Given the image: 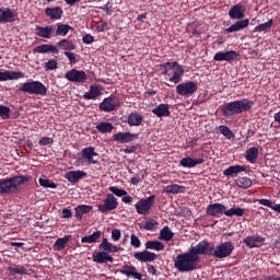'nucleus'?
Returning <instances> with one entry per match:
<instances>
[{
    "mask_svg": "<svg viewBox=\"0 0 280 280\" xmlns=\"http://www.w3.org/2000/svg\"><path fill=\"white\" fill-rule=\"evenodd\" d=\"M159 240L172 242V240H174V232L170 231V226L166 225L160 231Z\"/></svg>",
    "mask_w": 280,
    "mask_h": 280,
    "instance_id": "43",
    "label": "nucleus"
},
{
    "mask_svg": "<svg viewBox=\"0 0 280 280\" xmlns=\"http://www.w3.org/2000/svg\"><path fill=\"white\" fill-rule=\"evenodd\" d=\"M102 238V231H96L91 235L83 236L81 238V244H95Z\"/></svg>",
    "mask_w": 280,
    "mask_h": 280,
    "instance_id": "37",
    "label": "nucleus"
},
{
    "mask_svg": "<svg viewBox=\"0 0 280 280\" xmlns=\"http://www.w3.org/2000/svg\"><path fill=\"white\" fill-rule=\"evenodd\" d=\"M46 71H54V69H58V61L56 59H49L45 63Z\"/></svg>",
    "mask_w": 280,
    "mask_h": 280,
    "instance_id": "55",
    "label": "nucleus"
},
{
    "mask_svg": "<svg viewBox=\"0 0 280 280\" xmlns=\"http://www.w3.org/2000/svg\"><path fill=\"white\" fill-rule=\"evenodd\" d=\"M153 115L158 116V117H170V115L172 114L170 112V105L168 104H160L159 106H156L155 108L152 109Z\"/></svg>",
    "mask_w": 280,
    "mask_h": 280,
    "instance_id": "31",
    "label": "nucleus"
},
{
    "mask_svg": "<svg viewBox=\"0 0 280 280\" xmlns=\"http://www.w3.org/2000/svg\"><path fill=\"white\" fill-rule=\"evenodd\" d=\"M245 159L248 163H257V159H259V149L257 147H250L247 149L245 152Z\"/></svg>",
    "mask_w": 280,
    "mask_h": 280,
    "instance_id": "30",
    "label": "nucleus"
},
{
    "mask_svg": "<svg viewBox=\"0 0 280 280\" xmlns=\"http://www.w3.org/2000/svg\"><path fill=\"white\" fill-rule=\"evenodd\" d=\"M66 80L69 82H77L78 84H84L89 80V75L83 70H78L75 68L69 70L65 74Z\"/></svg>",
    "mask_w": 280,
    "mask_h": 280,
    "instance_id": "11",
    "label": "nucleus"
},
{
    "mask_svg": "<svg viewBox=\"0 0 280 280\" xmlns=\"http://www.w3.org/2000/svg\"><path fill=\"white\" fill-rule=\"evenodd\" d=\"M128 126H141L143 124V116L135 112L128 115L127 118Z\"/></svg>",
    "mask_w": 280,
    "mask_h": 280,
    "instance_id": "35",
    "label": "nucleus"
},
{
    "mask_svg": "<svg viewBox=\"0 0 280 280\" xmlns=\"http://www.w3.org/2000/svg\"><path fill=\"white\" fill-rule=\"evenodd\" d=\"M226 206L222 203H210L206 209L207 215L211 218H222L225 214Z\"/></svg>",
    "mask_w": 280,
    "mask_h": 280,
    "instance_id": "15",
    "label": "nucleus"
},
{
    "mask_svg": "<svg viewBox=\"0 0 280 280\" xmlns=\"http://www.w3.org/2000/svg\"><path fill=\"white\" fill-rule=\"evenodd\" d=\"M144 246L147 250H165V245L160 241H148Z\"/></svg>",
    "mask_w": 280,
    "mask_h": 280,
    "instance_id": "40",
    "label": "nucleus"
},
{
    "mask_svg": "<svg viewBox=\"0 0 280 280\" xmlns=\"http://www.w3.org/2000/svg\"><path fill=\"white\" fill-rule=\"evenodd\" d=\"M25 78V73L21 71H0V82H8V80H21Z\"/></svg>",
    "mask_w": 280,
    "mask_h": 280,
    "instance_id": "19",
    "label": "nucleus"
},
{
    "mask_svg": "<svg viewBox=\"0 0 280 280\" xmlns=\"http://www.w3.org/2000/svg\"><path fill=\"white\" fill-rule=\"evenodd\" d=\"M120 275H126V277H133V279L142 280L141 273L137 271V267L125 265L119 270Z\"/></svg>",
    "mask_w": 280,
    "mask_h": 280,
    "instance_id": "27",
    "label": "nucleus"
},
{
    "mask_svg": "<svg viewBox=\"0 0 280 280\" xmlns=\"http://www.w3.org/2000/svg\"><path fill=\"white\" fill-rule=\"evenodd\" d=\"M38 143L39 145H51V143H54V138L43 137L42 139H39Z\"/></svg>",
    "mask_w": 280,
    "mask_h": 280,
    "instance_id": "60",
    "label": "nucleus"
},
{
    "mask_svg": "<svg viewBox=\"0 0 280 280\" xmlns=\"http://www.w3.org/2000/svg\"><path fill=\"white\" fill-rule=\"evenodd\" d=\"M19 91L21 93H28V95H42V97L47 95V86L40 81L25 82L19 88Z\"/></svg>",
    "mask_w": 280,
    "mask_h": 280,
    "instance_id": "4",
    "label": "nucleus"
},
{
    "mask_svg": "<svg viewBox=\"0 0 280 280\" xmlns=\"http://www.w3.org/2000/svg\"><path fill=\"white\" fill-rule=\"evenodd\" d=\"M219 132L221 135H223V137H226V139H233L234 135L233 131H231V129H229L226 126L221 125L219 127Z\"/></svg>",
    "mask_w": 280,
    "mask_h": 280,
    "instance_id": "52",
    "label": "nucleus"
},
{
    "mask_svg": "<svg viewBox=\"0 0 280 280\" xmlns=\"http://www.w3.org/2000/svg\"><path fill=\"white\" fill-rule=\"evenodd\" d=\"M144 231H156L159 229V221L156 219H150L143 224Z\"/></svg>",
    "mask_w": 280,
    "mask_h": 280,
    "instance_id": "47",
    "label": "nucleus"
},
{
    "mask_svg": "<svg viewBox=\"0 0 280 280\" xmlns=\"http://www.w3.org/2000/svg\"><path fill=\"white\" fill-rule=\"evenodd\" d=\"M112 238L114 240V242H119V240L121 238V231L117 229L113 230Z\"/></svg>",
    "mask_w": 280,
    "mask_h": 280,
    "instance_id": "62",
    "label": "nucleus"
},
{
    "mask_svg": "<svg viewBox=\"0 0 280 280\" xmlns=\"http://www.w3.org/2000/svg\"><path fill=\"white\" fill-rule=\"evenodd\" d=\"M54 33V25L47 26H36V36L40 38H51V34Z\"/></svg>",
    "mask_w": 280,
    "mask_h": 280,
    "instance_id": "32",
    "label": "nucleus"
},
{
    "mask_svg": "<svg viewBox=\"0 0 280 280\" xmlns=\"http://www.w3.org/2000/svg\"><path fill=\"white\" fill-rule=\"evenodd\" d=\"M247 167L244 165H232L223 171V176H231L232 178L237 174H242V172H246Z\"/></svg>",
    "mask_w": 280,
    "mask_h": 280,
    "instance_id": "29",
    "label": "nucleus"
},
{
    "mask_svg": "<svg viewBox=\"0 0 280 280\" xmlns=\"http://www.w3.org/2000/svg\"><path fill=\"white\" fill-rule=\"evenodd\" d=\"M145 176H148V172L144 171V172H142L141 177L139 175L132 177L130 179L131 185H139V183H141V180H143V178H145Z\"/></svg>",
    "mask_w": 280,
    "mask_h": 280,
    "instance_id": "57",
    "label": "nucleus"
},
{
    "mask_svg": "<svg viewBox=\"0 0 280 280\" xmlns=\"http://www.w3.org/2000/svg\"><path fill=\"white\" fill-rule=\"evenodd\" d=\"M198 91V83L194 81H187L185 83H179L176 86V93L177 95H180L182 97H191L194 93Z\"/></svg>",
    "mask_w": 280,
    "mask_h": 280,
    "instance_id": "10",
    "label": "nucleus"
},
{
    "mask_svg": "<svg viewBox=\"0 0 280 280\" xmlns=\"http://www.w3.org/2000/svg\"><path fill=\"white\" fill-rule=\"evenodd\" d=\"M45 14L51 21H58V20L62 19V14H65V11H62V8H60V7L46 8Z\"/></svg>",
    "mask_w": 280,
    "mask_h": 280,
    "instance_id": "26",
    "label": "nucleus"
},
{
    "mask_svg": "<svg viewBox=\"0 0 280 280\" xmlns=\"http://www.w3.org/2000/svg\"><path fill=\"white\" fill-rule=\"evenodd\" d=\"M136 139H139V133L118 132L113 136V140L117 143H132Z\"/></svg>",
    "mask_w": 280,
    "mask_h": 280,
    "instance_id": "17",
    "label": "nucleus"
},
{
    "mask_svg": "<svg viewBox=\"0 0 280 280\" xmlns=\"http://www.w3.org/2000/svg\"><path fill=\"white\" fill-rule=\"evenodd\" d=\"M57 45L60 49H65L66 51H73V49H75V44L67 38L59 40Z\"/></svg>",
    "mask_w": 280,
    "mask_h": 280,
    "instance_id": "44",
    "label": "nucleus"
},
{
    "mask_svg": "<svg viewBox=\"0 0 280 280\" xmlns=\"http://www.w3.org/2000/svg\"><path fill=\"white\" fill-rule=\"evenodd\" d=\"M257 202H259V205H262V207H268L269 209H272V211L280 213V203H275L270 199H258Z\"/></svg>",
    "mask_w": 280,
    "mask_h": 280,
    "instance_id": "42",
    "label": "nucleus"
},
{
    "mask_svg": "<svg viewBox=\"0 0 280 280\" xmlns=\"http://www.w3.org/2000/svg\"><path fill=\"white\" fill-rule=\"evenodd\" d=\"M94 40L95 38L91 34H86L82 38V42L84 43V45H91V43H93Z\"/></svg>",
    "mask_w": 280,
    "mask_h": 280,
    "instance_id": "63",
    "label": "nucleus"
},
{
    "mask_svg": "<svg viewBox=\"0 0 280 280\" xmlns=\"http://www.w3.org/2000/svg\"><path fill=\"white\" fill-rule=\"evenodd\" d=\"M65 56L68 57L70 65H77L78 57L75 56V52L65 51Z\"/></svg>",
    "mask_w": 280,
    "mask_h": 280,
    "instance_id": "58",
    "label": "nucleus"
},
{
    "mask_svg": "<svg viewBox=\"0 0 280 280\" xmlns=\"http://www.w3.org/2000/svg\"><path fill=\"white\" fill-rule=\"evenodd\" d=\"M32 177L30 175H16L0 179V196H10V194H16L21 185L30 183Z\"/></svg>",
    "mask_w": 280,
    "mask_h": 280,
    "instance_id": "2",
    "label": "nucleus"
},
{
    "mask_svg": "<svg viewBox=\"0 0 280 280\" xmlns=\"http://www.w3.org/2000/svg\"><path fill=\"white\" fill-rule=\"evenodd\" d=\"M272 27V20H269L266 23L259 24L258 26L255 27L256 32H266V30H270Z\"/></svg>",
    "mask_w": 280,
    "mask_h": 280,
    "instance_id": "54",
    "label": "nucleus"
},
{
    "mask_svg": "<svg viewBox=\"0 0 280 280\" xmlns=\"http://www.w3.org/2000/svg\"><path fill=\"white\" fill-rule=\"evenodd\" d=\"M66 180L69 183H78L79 180H82V178H86V172L84 171H69L65 175Z\"/></svg>",
    "mask_w": 280,
    "mask_h": 280,
    "instance_id": "24",
    "label": "nucleus"
},
{
    "mask_svg": "<svg viewBox=\"0 0 280 280\" xmlns=\"http://www.w3.org/2000/svg\"><path fill=\"white\" fill-rule=\"evenodd\" d=\"M38 183H39L40 187H45V189H56V187H58L56 185V183H54L49 179L39 178Z\"/></svg>",
    "mask_w": 280,
    "mask_h": 280,
    "instance_id": "50",
    "label": "nucleus"
},
{
    "mask_svg": "<svg viewBox=\"0 0 280 280\" xmlns=\"http://www.w3.org/2000/svg\"><path fill=\"white\" fill-rule=\"evenodd\" d=\"M245 15H246V7L242 2L233 5L229 10V16L232 21H240L244 19Z\"/></svg>",
    "mask_w": 280,
    "mask_h": 280,
    "instance_id": "16",
    "label": "nucleus"
},
{
    "mask_svg": "<svg viewBox=\"0 0 280 280\" xmlns=\"http://www.w3.org/2000/svg\"><path fill=\"white\" fill-rule=\"evenodd\" d=\"M95 128L98 132H102V135H106V133L113 132V130H115V126H113L110 122H106V121L98 122Z\"/></svg>",
    "mask_w": 280,
    "mask_h": 280,
    "instance_id": "39",
    "label": "nucleus"
},
{
    "mask_svg": "<svg viewBox=\"0 0 280 280\" xmlns=\"http://www.w3.org/2000/svg\"><path fill=\"white\" fill-rule=\"evenodd\" d=\"M61 218H63V220H69V218H73V212L68 208H63L61 211Z\"/></svg>",
    "mask_w": 280,
    "mask_h": 280,
    "instance_id": "61",
    "label": "nucleus"
},
{
    "mask_svg": "<svg viewBox=\"0 0 280 280\" xmlns=\"http://www.w3.org/2000/svg\"><path fill=\"white\" fill-rule=\"evenodd\" d=\"M249 23H250V21L248 19H243V20L236 21L230 27L225 28V32L228 34H233L235 32H242V30H246V27L249 25Z\"/></svg>",
    "mask_w": 280,
    "mask_h": 280,
    "instance_id": "22",
    "label": "nucleus"
},
{
    "mask_svg": "<svg viewBox=\"0 0 280 280\" xmlns=\"http://www.w3.org/2000/svg\"><path fill=\"white\" fill-rule=\"evenodd\" d=\"M164 194H185V186L178 184H172L164 188Z\"/></svg>",
    "mask_w": 280,
    "mask_h": 280,
    "instance_id": "41",
    "label": "nucleus"
},
{
    "mask_svg": "<svg viewBox=\"0 0 280 280\" xmlns=\"http://www.w3.org/2000/svg\"><path fill=\"white\" fill-rule=\"evenodd\" d=\"M177 66V61H166L163 65H161V69H162V75H168L170 71H172V69H174Z\"/></svg>",
    "mask_w": 280,
    "mask_h": 280,
    "instance_id": "48",
    "label": "nucleus"
},
{
    "mask_svg": "<svg viewBox=\"0 0 280 280\" xmlns=\"http://www.w3.org/2000/svg\"><path fill=\"white\" fill-rule=\"evenodd\" d=\"M102 95V89L97 85H91L89 92L83 95V100H97Z\"/></svg>",
    "mask_w": 280,
    "mask_h": 280,
    "instance_id": "33",
    "label": "nucleus"
},
{
    "mask_svg": "<svg viewBox=\"0 0 280 280\" xmlns=\"http://www.w3.org/2000/svg\"><path fill=\"white\" fill-rule=\"evenodd\" d=\"M10 275H27V269L23 266H11L8 268Z\"/></svg>",
    "mask_w": 280,
    "mask_h": 280,
    "instance_id": "49",
    "label": "nucleus"
},
{
    "mask_svg": "<svg viewBox=\"0 0 280 280\" xmlns=\"http://www.w3.org/2000/svg\"><path fill=\"white\" fill-rule=\"evenodd\" d=\"M0 117L3 119H10V107L0 105Z\"/></svg>",
    "mask_w": 280,
    "mask_h": 280,
    "instance_id": "56",
    "label": "nucleus"
},
{
    "mask_svg": "<svg viewBox=\"0 0 280 280\" xmlns=\"http://www.w3.org/2000/svg\"><path fill=\"white\" fill-rule=\"evenodd\" d=\"M234 183L236 187H240L241 189H249V187H253V179L248 177H238Z\"/></svg>",
    "mask_w": 280,
    "mask_h": 280,
    "instance_id": "38",
    "label": "nucleus"
},
{
    "mask_svg": "<svg viewBox=\"0 0 280 280\" xmlns=\"http://www.w3.org/2000/svg\"><path fill=\"white\" fill-rule=\"evenodd\" d=\"M109 191H112V194H114L118 198H121L124 196H128V191H126L125 189H120V188H118L116 186H110L109 187Z\"/></svg>",
    "mask_w": 280,
    "mask_h": 280,
    "instance_id": "53",
    "label": "nucleus"
},
{
    "mask_svg": "<svg viewBox=\"0 0 280 280\" xmlns=\"http://www.w3.org/2000/svg\"><path fill=\"white\" fill-rule=\"evenodd\" d=\"M246 213V210L242 208H231L229 210H225L226 218H233V215H236L237 218H242Z\"/></svg>",
    "mask_w": 280,
    "mask_h": 280,
    "instance_id": "45",
    "label": "nucleus"
},
{
    "mask_svg": "<svg viewBox=\"0 0 280 280\" xmlns=\"http://www.w3.org/2000/svg\"><path fill=\"white\" fill-rule=\"evenodd\" d=\"M240 56V54H237V51L235 50H230V51H218L214 56H213V60L215 62H233V60H237V57Z\"/></svg>",
    "mask_w": 280,
    "mask_h": 280,
    "instance_id": "14",
    "label": "nucleus"
},
{
    "mask_svg": "<svg viewBox=\"0 0 280 280\" xmlns=\"http://www.w3.org/2000/svg\"><path fill=\"white\" fill-rule=\"evenodd\" d=\"M56 27L55 36H67L69 32H73V27L69 24L57 23Z\"/></svg>",
    "mask_w": 280,
    "mask_h": 280,
    "instance_id": "36",
    "label": "nucleus"
},
{
    "mask_svg": "<svg viewBox=\"0 0 280 280\" xmlns=\"http://www.w3.org/2000/svg\"><path fill=\"white\" fill-rule=\"evenodd\" d=\"M130 244L133 246V248H140L141 247V240H139L135 234H131Z\"/></svg>",
    "mask_w": 280,
    "mask_h": 280,
    "instance_id": "59",
    "label": "nucleus"
},
{
    "mask_svg": "<svg viewBox=\"0 0 280 280\" xmlns=\"http://www.w3.org/2000/svg\"><path fill=\"white\" fill-rule=\"evenodd\" d=\"M103 202V205H98V211H101V213H108V211H115V209L119 207V202L113 194H107Z\"/></svg>",
    "mask_w": 280,
    "mask_h": 280,
    "instance_id": "12",
    "label": "nucleus"
},
{
    "mask_svg": "<svg viewBox=\"0 0 280 280\" xmlns=\"http://www.w3.org/2000/svg\"><path fill=\"white\" fill-rule=\"evenodd\" d=\"M173 71V74L168 78V82H172V84H179V82H183V75L185 74V68L180 66L177 62V66H175Z\"/></svg>",
    "mask_w": 280,
    "mask_h": 280,
    "instance_id": "20",
    "label": "nucleus"
},
{
    "mask_svg": "<svg viewBox=\"0 0 280 280\" xmlns=\"http://www.w3.org/2000/svg\"><path fill=\"white\" fill-rule=\"evenodd\" d=\"M106 30H109L108 23L103 22L96 26L97 32H106Z\"/></svg>",
    "mask_w": 280,
    "mask_h": 280,
    "instance_id": "64",
    "label": "nucleus"
},
{
    "mask_svg": "<svg viewBox=\"0 0 280 280\" xmlns=\"http://www.w3.org/2000/svg\"><path fill=\"white\" fill-rule=\"evenodd\" d=\"M35 54H58V47L49 44H43L34 48Z\"/></svg>",
    "mask_w": 280,
    "mask_h": 280,
    "instance_id": "28",
    "label": "nucleus"
},
{
    "mask_svg": "<svg viewBox=\"0 0 280 280\" xmlns=\"http://www.w3.org/2000/svg\"><path fill=\"white\" fill-rule=\"evenodd\" d=\"M93 156H100V154L95 152V147H86L77 154V159L81 163H88V165H97V161L93 159Z\"/></svg>",
    "mask_w": 280,
    "mask_h": 280,
    "instance_id": "6",
    "label": "nucleus"
},
{
    "mask_svg": "<svg viewBox=\"0 0 280 280\" xmlns=\"http://www.w3.org/2000/svg\"><path fill=\"white\" fill-rule=\"evenodd\" d=\"M75 211V218L79 220V222H82V218L85 213H91V211H93V207L92 206H86V205H81V206H77L74 208Z\"/></svg>",
    "mask_w": 280,
    "mask_h": 280,
    "instance_id": "34",
    "label": "nucleus"
},
{
    "mask_svg": "<svg viewBox=\"0 0 280 280\" xmlns=\"http://www.w3.org/2000/svg\"><path fill=\"white\" fill-rule=\"evenodd\" d=\"M69 240H71L70 235H66L65 237L57 238L55 242V246L57 247V250H65Z\"/></svg>",
    "mask_w": 280,
    "mask_h": 280,
    "instance_id": "46",
    "label": "nucleus"
},
{
    "mask_svg": "<svg viewBox=\"0 0 280 280\" xmlns=\"http://www.w3.org/2000/svg\"><path fill=\"white\" fill-rule=\"evenodd\" d=\"M266 242V237H261L259 235H252L244 238L243 243L247 248H259Z\"/></svg>",
    "mask_w": 280,
    "mask_h": 280,
    "instance_id": "18",
    "label": "nucleus"
},
{
    "mask_svg": "<svg viewBox=\"0 0 280 280\" xmlns=\"http://www.w3.org/2000/svg\"><path fill=\"white\" fill-rule=\"evenodd\" d=\"M133 257L135 259H137V261H141L142 264H145L148 261H154V259H156V254L145 249L143 252L136 253Z\"/></svg>",
    "mask_w": 280,
    "mask_h": 280,
    "instance_id": "23",
    "label": "nucleus"
},
{
    "mask_svg": "<svg viewBox=\"0 0 280 280\" xmlns=\"http://www.w3.org/2000/svg\"><path fill=\"white\" fill-rule=\"evenodd\" d=\"M189 249L196 257H200V255H210L213 257V244L207 240L200 241L196 246H191Z\"/></svg>",
    "mask_w": 280,
    "mask_h": 280,
    "instance_id": "7",
    "label": "nucleus"
},
{
    "mask_svg": "<svg viewBox=\"0 0 280 280\" xmlns=\"http://www.w3.org/2000/svg\"><path fill=\"white\" fill-rule=\"evenodd\" d=\"M121 106V101L116 95H110L109 97H105L103 102L100 104L98 108L103 113H113V110H117Z\"/></svg>",
    "mask_w": 280,
    "mask_h": 280,
    "instance_id": "8",
    "label": "nucleus"
},
{
    "mask_svg": "<svg viewBox=\"0 0 280 280\" xmlns=\"http://www.w3.org/2000/svg\"><path fill=\"white\" fill-rule=\"evenodd\" d=\"M92 258L95 264H106L108 261L113 264V261H115V258L109 256L106 252H94Z\"/></svg>",
    "mask_w": 280,
    "mask_h": 280,
    "instance_id": "21",
    "label": "nucleus"
},
{
    "mask_svg": "<svg viewBox=\"0 0 280 280\" xmlns=\"http://www.w3.org/2000/svg\"><path fill=\"white\" fill-rule=\"evenodd\" d=\"M198 264H200V256H196L192 250L188 249L176 256L174 268L178 272H192L198 268Z\"/></svg>",
    "mask_w": 280,
    "mask_h": 280,
    "instance_id": "1",
    "label": "nucleus"
},
{
    "mask_svg": "<svg viewBox=\"0 0 280 280\" xmlns=\"http://www.w3.org/2000/svg\"><path fill=\"white\" fill-rule=\"evenodd\" d=\"M156 197L154 195L140 199L136 205V211L139 215H148L150 213V209L154 207V199Z\"/></svg>",
    "mask_w": 280,
    "mask_h": 280,
    "instance_id": "9",
    "label": "nucleus"
},
{
    "mask_svg": "<svg viewBox=\"0 0 280 280\" xmlns=\"http://www.w3.org/2000/svg\"><path fill=\"white\" fill-rule=\"evenodd\" d=\"M233 250H235V245L232 242H223L217 246L213 245L212 257H215V259H226V257L233 255Z\"/></svg>",
    "mask_w": 280,
    "mask_h": 280,
    "instance_id": "5",
    "label": "nucleus"
},
{
    "mask_svg": "<svg viewBox=\"0 0 280 280\" xmlns=\"http://www.w3.org/2000/svg\"><path fill=\"white\" fill-rule=\"evenodd\" d=\"M19 19V13L14 9L0 8V23H14Z\"/></svg>",
    "mask_w": 280,
    "mask_h": 280,
    "instance_id": "13",
    "label": "nucleus"
},
{
    "mask_svg": "<svg viewBox=\"0 0 280 280\" xmlns=\"http://www.w3.org/2000/svg\"><path fill=\"white\" fill-rule=\"evenodd\" d=\"M202 163H205V159H192L191 156L183 158L179 161V165H182V167H188L189 170H191V167H196V165H202Z\"/></svg>",
    "mask_w": 280,
    "mask_h": 280,
    "instance_id": "25",
    "label": "nucleus"
},
{
    "mask_svg": "<svg viewBox=\"0 0 280 280\" xmlns=\"http://www.w3.org/2000/svg\"><path fill=\"white\" fill-rule=\"evenodd\" d=\"M255 105V102L243 98L234 102H230L222 107L223 117H233V115H242V113H248Z\"/></svg>",
    "mask_w": 280,
    "mask_h": 280,
    "instance_id": "3",
    "label": "nucleus"
},
{
    "mask_svg": "<svg viewBox=\"0 0 280 280\" xmlns=\"http://www.w3.org/2000/svg\"><path fill=\"white\" fill-rule=\"evenodd\" d=\"M100 250H104V253H110V248H113V243L108 242V238H103L102 243L98 245Z\"/></svg>",
    "mask_w": 280,
    "mask_h": 280,
    "instance_id": "51",
    "label": "nucleus"
}]
</instances>
